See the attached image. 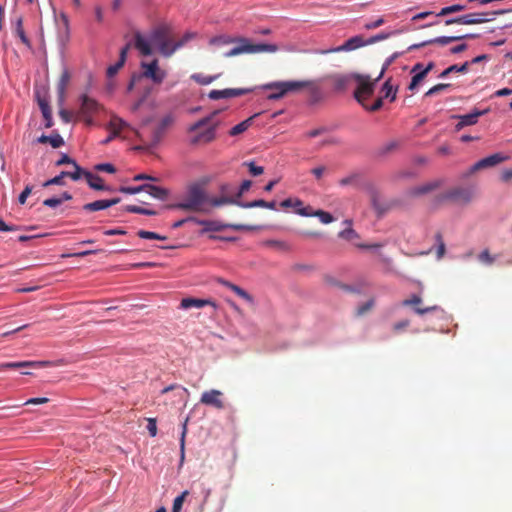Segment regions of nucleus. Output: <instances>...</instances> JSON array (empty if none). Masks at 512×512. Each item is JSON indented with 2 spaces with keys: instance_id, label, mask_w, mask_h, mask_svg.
<instances>
[{
  "instance_id": "43",
  "label": "nucleus",
  "mask_w": 512,
  "mask_h": 512,
  "mask_svg": "<svg viewBox=\"0 0 512 512\" xmlns=\"http://www.w3.org/2000/svg\"><path fill=\"white\" fill-rule=\"evenodd\" d=\"M188 494H189V491L185 490L174 499L173 506H172V512H180L181 511L182 505L185 501V498L188 496Z\"/></svg>"
},
{
  "instance_id": "24",
  "label": "nucleus",
  "mask_w": 512,
  "mask_h": 512,
  "mask_svg": "<svg viewBox=\"0 0 512 512\" xmlns=\"http://www.w3.org/2000/svg\"><path fill=\"white\" fill-rule=\"evenodd\" d=\"M218 282L227 287L228 289H230L232 292H234L238 297H240L241 299H243L244 301H246L247 303L249 304H254V299H253V296L250 295L247 291H245L244 289H242L240 286L236 285V284H233L227 280H224V279H219Z\"/></svg>"
},
{
  "instance_id": "1",
  "label": "nucleus",
  "mask_w": 512,
  "mask_h": 512,
  "mask_svg": "<svg viewBox=\"0 0 512 512\" xmlns=\"http://www.w3.org/2000/svg\"><path fill=\"white\" fill-rule=\"evenodd\" d=\"M191 38L192 35L186 33L180 40L174 42L170 37L169 28L165 25H161L150 32L148 39L137 32L134 36V44L136 49L144 56L151 55L153 53L152 46H155L161 55L170 57Z\"/></svg>"
},
{
  "instance_id": "7",
  "label": "nucleus",
  "mask_w": 512,
  "mask_h": 512,
  "mask_svg": "<svg viewBox=\"0 0 512 512\" xmlns=\"http://www.w3.org/2000/svg\"><path fill=\"white\" fill-rule=\"evenodd\" d=\"M511 10H495L486 13H469L455 18H450L445 21V25L462 24V25H475L483 24L494 20L496 15H503L509 13Z\"/></svg>"
},
{
  "instance_id": "63",
  "label": "nucleus",
  "mask_w": 512,
  "mask_h": 512,
  "mask_svg": "<svg viewBox=\"0 0 512 512\" xmlns=\"http://www.w3.org/2000/svg\"><path fill=\"white\" fill-rule=\"evenodd\" d=\"M32 192V186L30 185H27L24 190L21 192V194L19 195V198H18V201L20 204H25L26 200H27V197L31 194Z\"/></svg>"
},
{
  "instance_id": "58",
  "label": "nucleus",
  "mask_w": 512,
  "mask_h": 512,
  "mask_svg": "<svg viewBox=\"0 0 512 512\" xmlns=\"http://www.w3.org/2000/svg\"><path fill=\"white\" fill-rule=\"evenodd\" d=\"M373 305H374V300L371 299V300L367 301L366 303L362 304L361 306H359L357 308L356 314L358 316L364 315L365 313H367L368 311H370L372 309Z\"/></svg>"
},
{
  "instance_id": "62",
  "label": "nucleus",
  "mask_w": 512,
  "mask_h": 512,
  "mask_svg": "<svg viewBox=\"0 0 512 512\" xmlns=\"http://www.w3.org/2000/svg\"><path fill=\"white\" fill-rule=\"evenodd\" d=\"M252 185L250 180H244L240 185L238 192L236 193V198H240L245 192H247Z\"/></svg>"
},
{
  "instance_id": "41",
  "label": "nucleus",
  "mask_w": 512,
  "mask_h": 512,
  "mask_svg": "<svg viewBox=\"0 0 512 512\" xmlns=\"http://www.w3.org/2000/svg\"><path fill=\"white\" fill-rule=\"evenodd\" d=\"M83 209L86 211H99L103 209H107V205L105 200H97L91 203H87L83 206Z\"/></svg>"
},
{
  "instance_id": "40",
  "label": "nucleus",
  "mask_w": 512,
  "mask_h": 512,
  "mask_svg": "<svg viewBox=\"0 0 512 512\" xmlns=\"http://www.w3.org/2000/svg\"><path fill=\"white\" fill-rule=\"evenodd\" d=\"M125 211L135 214H142V215H148V216H154L157 215L158 212L151 209H146L137 205H128L125 207Z\"/></svg>"
},
{
  "instance_id": "28",
  "label": "nucleus",
  "mask_w": 512,
  "mask_h": 512,
  "mask_svg": "<svg viewBox=\"0 0 512 512\" xmlns=\"http://www.w3.org/2000/svg\"><path fill=\"white\" fill-rule=\"evenodd\" d=\"M71 80V74L68 69H64L60 75L59 81L57 83V93L59 100L62 102L65 97L66 89Z\"/></svg>"
},
{
  "instance_id": "42",
  "label": "nucleus",
  "mask_w": 512,
  "mask_h": 512,
  "mask_svg": "<svg viewBox=\"0 0 512 512\" xmlns=\"http://www.w3.org/2000/svg\"><path fill=\"white\" fill-rule=\"evenodd\" d=\"M398 33H400V31H398V30H397V31L390 32V33H384V32H382V33H379V34H377V35H375V36H372V37H370L369 39H367V40H366V43H367V45H371V44H374V43H376V42H379V41H382V40H386V39H388L390 36H392V35H396V34H398Z\"/></svg>"
},
{
  "instance_id": "2",
  "label": "nucleus",
  "mask_w": 512,
  "mask_h": 512,
  "mask_svg": "<svg viewBox=\"0 0 512 512\" xmlns=\"http://www.w3.org/2000/svg\"><path fill=\"white\" fill-rule=\"evenodd\" d=\"M219 114L220 110H214L209 115L197 120L187 128V133L190 135L189 143L191 145H207L217 139V130L222 124Z\"/></svg>"
},
{
  "instance_id": "56",
  "label": "nucleus",
  "mask_w": 512,
  "mask_h": 512,
  "mask_svg": "<svg viewBox=\"0 0 512 512\" xmlns=\"http://www.w3.org/2000/svg\"><path fill=\"white\" fill-rule=\"evenodd\" d=\"M435 237H436V241L438 243L437 257L442 258L446 251L445 243H444V241L442 239V235L440 233H437Z\"/></svg>"
},
{
  "instance_id": "6",
  "label": "nucleus",
  "mask_w": 512,
  "mask_h": 512,
  "mask_svg": "<svg viewBox=\"0 0 512 512\" xmlns=\"http://www.w3.org/2000/svg\"><path fill=\"white\" fill-rule=\"evenodd\" d=\"M304 85V83L297 82V80L276 81L264 84L262 89L272 91V93L267 96L268 100H279L289 93L301 91Z\"/></svg>"
},
{
  "instance_id": "3",
  "label": "nucleus",
  "mask_w": 512,
  "mask_h": 512,
  "mask_svg": "<svg viewBox=\"0 0 512 512\" xmlns=\"http://www.w3.org/2000/svg\"><path fill=\"white\" fill-rule=\"evenodd\" d=\"M232 43H238L239 45L233 47L232 49L225 51L222 53V56L225 58L238 56L241 54H255V53H274L278 50V47L275 44H252L246 38H234L227 35H221L212 38L209 41V44L214 47H222L225 45H229Z\"/></svg>"
},
{
  "instance_id": "8",
  "label": "nucleus",
  "mask_w": 512,
  "mask_h": 512,
  "mask_svg": "<svg viewBox=\"0 0 512 512\" xmlns=\"http://www.w3.org/2000/svg\"><path fill=\"white\" fill-rule=\"evenodd\" d=\"M357 82V88L354 91V98L363 107H366L365 100L369 98L375 89V85L378 81L371 79L369 75L354 74V80Z\"/></svg>"
},
{
  "instance_id": "53",
  "label": "nucleus",
  "mask_w": 512,
  "mask_h": 512,
  "mask_svg": "<svg viewBox=\"0 0 512 512\" xmlns=\"http://www.w3.org/2000/svg\"><path fill=\"white\" fill-rule=\"evenodd\" d=\"M243 165L248 167L250 174L253 176H259L264 172V168L256 165L253 161L244 162Z\"/></svg>"
},
{
  "instance_id": "20",
  "label": "nucleus",
  "mask_w": 512,
  "mask_h": 512,
  "mask_svg": "<svg viewBox=\"0 0 512 512\" xmlns=\"http://www.w3.org/2000/svg\"><path fill=\"white\" fill-rule=\"evenodd\" d=\"M204 306H211L214 309L218 308V305L212 299H198V298H183L180 303V307L183 309H189L192 307L202 308Z\"/></svg>"
},
{
  "instance_id": "19",
  "label": "nucleus",
  "mask_w": 512,
  "mask_h": 512,
  "mask_svg": "<svg viewBox=\"0 0 512 512\" xmlns=\"http://www.w3.org/2000/svg\"><path fill=\"white\" fill-rule=\"evenodd\" d=\"M456 41H459V38H457V36H439V37H436V38H433V39H430L427 41H423L421 43L412 44L408 47V51H413V50H416V49H419V48H422V47H425L428 45H432V44H438L441 46H445L449 43L456 42Z\"/></svg>"
},
{
  "instance_id": "54",
  "label": "nucleus",
  "mask_w": 512,
  "mask_h": 512,
  "mask_svg": "<svg viewBox=\"0 0 512 512\" xmlns=\"http://www.w3.org/2000/svg\"><path fill=\"white\" fill-rule=\"evenodd\" d=\"M478 259L480 262H482L483 264H486V265H492L495 261V257H493L489 250L485 249L483 250L479 255H478Z\"/></svg>"
},
{
  "instance_id": "46",
  "label": "nucleus",
  "mask_w": 512,
  "mask_h": 512,
  "mask_svg": "<svg viewBox=\"0 0 512 512\" xmlns=\"http://www.w3.org/2000/svg\"><path fill=\"white\" fill-rule=\"evenodd\" d=\"M452 85L449 84V83H440V84H437L435 86H433L432 88H430L425 96H433V95H436V94H439L443 91H446L448 90L449 88H451Z\"/></svg>"
},
{
  "instance_id": "22",
  "label": "nucleus",
  "mask_w": 512,
  "mask_h": 512,
  "mask_svg": "<svg viewBox=\"0 0 512 512\" xmlns=\"http://www.w3.org/2000/svg\"><path fill=\"white\" fill-rule=\"evenodd\" d=\"M250 89H224V90H212L209 93V98L213 100L237 97L249 93Z\"/></svg>"
},
{
  "instance_id": "18",
  "label": "nucleus",
  "mask_w": 512,
  "mask_h": 512,
  "mask_svg": "<svg viewBox=\"0 0 512 512\" xmlns=\"http://www.w3.org/2000/svg\"><path fill=\"white\" fill-rule=\"evenodd\" d=\"M442 185L441 180H434L431 182H427L421 184L419 186L412 187L408 190L407 195L410 197H419L425 194H428L436 189H438Z\"/></svg>"
},
{
  "instance_id": "11",
  "label": "nucleus",
  "mask_w": 512,
  "mask_h": 512,
  "mask_svg": "<svg viewBox=\"0 0 512 512\" xmlns=\"http://www.w3.org/2000/svg\"><path fill=\"white\" fill-rule=\"evenodd\" d=\"M507 159L508 157L503 155L502 153H495L485 158H482L470 167L465 176H470L477 171L494 167Z\"/></svg>"
},
{
  "instance_id": "16",
  "label": "nucleus",
  "mask_w": 512,
  "mask_h": 512,
  "mask_svg": "<svg viewBox=\"0 0 512 512\" xmlns=\"http://www.w3.org/2000/svg\"><path fill=\"white\" fill-rule=\"evenodd\" d=\"M223 393L220 390L212 389L205 391L200 399L202 404L215 407L216 409H223L224 402L222 400Z\"/></svg>"
},
{
  "instance_id": "60",
  "label": "nucleus",
  "mask_w": 512,
  "mask_h": 512,
  "mask_svg": "<svg viewBox=\"0 0 512 512\" xmlns=\"http://www.w3.org/2000/svg\"><path fill=\"white\" fill-rule=\"evenodd\" d=\"M95 170L103 171V172H107V173H115L116 168L114 167V165H112L110 163H101V164H97L95 166Z\"/></svg>"
},
{
  "instance_id": "51",
  "label": "nucleus",
  "mask_w": 512,
  "mask_h": 512,
  "mask_svg": "<svg viewBox=\"0 0 512 512\" xmlns=\"http://www.w3.org/2000/svg\"><path fill=\"white\" fill-rule=\"evenodd\" d=\"M263 245L278 250H288V245L285 242L279 240H266L263 242Z\"/></svg>"
},
{
  "instance_id": "12",
  "label": "nucleus",
  "mask_w": 512,
  "mask_h": 512,
  "mask_svg": "<svg viewBox=\"0 0 512 512\" xmlns=\"http://www.w3.org/2000/svg\"><path fill=\"white\" fill-rule=\"evenodd\" d=\"M355 73L349 74H328L321 78V80H330L333 83V90L337 93L344 92L347 90L351 82L354 80Z\"/></svg>"
},
{
  "instance_id": "4",
  "label": "nucleus",
  "mask_w": 512,
  "mask_h": 512,
  "mask_svg": "<svg viewBox=\"0 0 512 512\" xmlns=\"http://www.w3.org/2000/svg\"><path fill=\"white\" fill-rule=\"evenodd\" d=\"M208 196L204 188L199 184L189 187L184 199L174 207L187 211L202 212L206 210Z\"/></svg>"
},
{
  "instance_id": "37",
  "label": "nucleus",
  "mask_w": 512,
  "mask_h": 512,
  "mask_svg": "<svg viewBox=\"0 0 512 512\" xmlns=\"http://www.w3.org/2000/svg\"><path fill=\"white\" fill-rule=\"evenodd\" d=\"M208 204H210L211 206H214V207H219V206H222V205H225V204H241L240 202H238L236 200V198H233V197H220V198H212V199H209L208 198Z\"/></svg>"
},
{
  "instance_id": "30",
  "label": "nucleus",
  "mask_w": 512,
  "mask_h": 512,
  "mask_svg": "<svg viewBox=\"0 0 512 512\" xmlns=\"http://www.w3.org/2000/svg\"><path fill=\"white\" fill-rule=\"evenodd\" d=\"M145 192L148 193L153 198L162 200V201L166 200L169 195V191L167 189L160 187V186H154L151 184H146Z\"/></svg>"
},
{
  "instance_id": "14",
  "label": "nucleus",
  "mask_w": 512,
  "mask_h": 512,
  "mask_svg": "<svg viewBox=\"0 0 512 512\" xmlns=\"http://www.w3.org/2000/svg\"><path fill=\"white\" fill-rule=\"evenodd\" d=\"M487 111L473 110L469 114L465 115H452V119H457L458 123L455 125V131L459 132L466 126L475 125L478 122L480 116L484 115Z\"/></svg>"
},
{
  "instance_id": "9",
  "label": "nucleus",
  "mask_w": 512,
  "mask_h": 512,
  "mask_svg": "<svg viewBox=\"0 0 512 512\" xmlns=\"http://www.w3.org/2000/svg\"><path fill=\"white\" fill-rule=\"evenodd\" d=\"M141 77L151 80L154 84H161L167 76V72L161 69L158 60L154 59L150 63H141Z\"/></svg>"
},
{
  "instance_id": "50",
  "label": "nucleus",
  "mask_w": 512,
  "mask_h": 512,
  "mask_svg": "<svg viewBox=\"0 0 512 512\" xmlns=\"http://www.w3.org/2000/svg\"><path fill=\"white\" fill-rule=\"evenodd\" d=\"M338 236L340 238L348 240V241H353L354 239L359 237L357 232L354 229H352L351 227H348V228L342 230L341 232H339Z\"/></svg>"
},
{
  "instance_id": "23",
  "label": "nucleus",
  "mask_w": 512,
  "mask_h": 512,
  "mask_svg": "<svg viewBox=\"0 0 512 512\" xmlns=\"http://www.w3.org/2000/svg\"><path fill=\"white\" fill-rule=\"evenodd\" d=\"M48 361H20V362H7L0 364V369H17L24 367L40 368L49 365Z\"/></svg>"
},
{
  "instance_id": "55",
  "label": "nucleus",
  "mask_w": 512,
  "mask_h": 512,
  "mask_svg": "<svg viewBox=\"0 0 512 512\" xmlns=\"http://www.w3.org/2000/svg\"><path fill=\"white\" fill-rule=\"evenodd\" d=\"M74 171L70 172V178L74 181L79 180L82 176L85 177V173H88V171H85L82 169L76 162L73 164Z\"/></svg>"
},
{
  "instance_id": "61",
  "label": "nucleus",
  "mask_w": 512,
  "mask_h": 512,
  "mask_svg": "<svg viewBox=\"0 0 512 512\" xmlns=\"http://www.w3.org/2000/svg\"><path fill=\"white\" fill-rule=\"evenodd\" d=\"M174 121V116L172 114H168L161 119L159 125L167 130L174 123Z\"/></svg>"
},
{
  "instance_id": "10",
  "label": "nucleus",
  "mask_w": 512,
  "mask_h": 512,
  "mask_svg": "<svg viewBox=\"0 0 512 512\" xmlns=\"http://www.w3.org/2000/svg\"><path fill=\"white\" fill-rule=\"evenodd\" d=\"M201 226H203V232L213 231H223L227 228L233 229L236 231H244V230H255L258 227L246 224H224L219 221H211V220H201L198 222Z\"/></svg>"
},
{
  "instance_id": "31",
  "label": "nucleus",
  "mask_w": 512,
  "mask_h": 512,
  "mask_svg": "<svg viewBox=\"0 0 512 512\" xmlns=\"http://www.w3.org/2000/svg\"><path fill=\"white\" fill-rule=\"evenodd\" d=\"M108 127L113 136H118L124 128L128 127V123L118 116H112Z\"/></svg>"
},
{
  "instance_id": "26",
  "label": "nucleus",
  "mask_w": 512,
  "mask_h": 512,
  "mask_svg": "<svg viewBox=\"0 0 512 512\" xmlns=\"http://www.w3.org/2000/svg\"><path fill=\"white\" fill-rule=\"evenodd\" d=\"M129 48H130V45L127 44L125 47H123L120 50L118 61L114 65H111L107 68V76L108 77L111 78V77L115 76L118 73V71L124 66Z\"/></svg>"
},
{
  "instance_id": "35",
  "label": "nucleus",
  "mask_w": 512,
  "mask_h": 512,
  "mask_svg": "<svg viewBox=\"0 0 512 512\" xmlns=\"http://www.w3.org/2000/svg\"><path fill=\"white\" fill-rule=\"evenodd\" d=\"M470 62H465L462 65H451L448 68H446L440 75V78H445L451 73L461 72L465 73L468 71Z\"/></svg>"
},
{
  "instance_id": "25",
  "label": "nucleus",
  "mask_w": 512,
  "mask_h": 512,
  "mask_svg": "<svg viewBox=\"0 0 512 512\" xmlns=\"http://www.w3.org/2000/svg\"><path fill=\"white\" fill-rule=\"evenodd\" d=\"M421 302H422L421 297L414 294L409 299L403 300L402 301V305L403 306H413L415 312L418 315H423L425 313H428V312H431V311H435L437 309V306H431V307H427V308H420L417 305H419Z\"/></svg>"
},
{
  "instance_id": "15",
  "label": "nucleus",
  "mask_w": 512,
  "mask_h": 512,
  "mask_svg": "<svg viewBox=\"0 0 512 512\" xmlns=\"http://www.w3.org/2000/svg\"><path fill=\"white\" fill-rule=\"evenodd\" d=\"M366 45H367L366 40H364L362 36L357 35V36H354V37H351L350 39H348L341 46L321 51V54H328V53H335V52H342V51H351V50H355L357 48H360V47H363Z\"/></svg>"
},
{
  "instance_id": "32",
  "label": "nucleus",
  "mask_w": 512,
  "mask_h": 512,
  "mask_svg": "<svg viewBox=\"0 0 512 512\" xmlns=\"http://www.w3.org/2000/svg\"><path fill=\"white\" fill-rule=\"evenodd\" d=\"M38 143H49L53 148H59L64 145V140L61 135L55 134L52 136L42 135L37 139Z\"/></svg>"
},
{
  "instance_id": "48",
  "label": "nucleus",
  "mask_w": 512,
  "mask_h": 512,
  "mask_svg": "<svg viewBox=\"0 0 512 512\" xmlns=\"http://www.w3.org/2000/svg\"><path fill=\"white\" fill-rule=\"evenodd\" d=\"M399 56H400V53L396 52V53L392 54L390 57H388V58L386 59V61L384 62L383 66H382V69H381V71H380L379 75L375 78V81H379V80L383 77V75H384L385 71L388 69V67H389V66H390V65L395 61V59H397Z\"/></svg>"
},
{
  "instance_id": "13",
  "label": "nucleus",
  "mask_w": 512,
  "mask_h": 512,
  "mask_svg": "<svg viewBox=\"0 0 512 512\" xmlns=\"http://www.w3.org/2000/svg\"><path fill=\"white\" fill-rule=\"evenodd\" d=\"M166 129L161 125H157L151 132L137 131L138 138L146 145L147 148H152L158 145L163 138Z\"/></svg>"
},
{
  "instance_id": "49",
  "label": "nucleus",
  "mask_w": 512,
  "mask_h": 512,
  "mask_svg": "<svg viewBox=\"0 0 512 512\" xmlns=\"http://www.w3.org/2000/svg\"><path fill=\"white\" fill-rule=\"evenodd\" d=\"M313 216L319 218L323 224H329L334 221V217L329 212L323 210L314 211Z\"/></svg>"
},
{
  "instance_id": "33",
  "label": "nucleus",
  "mask_w": 512,
  "mask_h": 512,
  "mask_svg": "<svg viewBox=\"0 0 512 512\" xmlns=\"http://www.w3.org/2000/svg\"><path fill=\"white\" fill-rule=\"evenodd\" d=\"M14 33L17 37L20 38L21 42L27 47L31 46L29 38L26 36L24 28H23V19L22 17L17 18L15 21Z\"/></svg>"
},
{
  "instance_id": "57",
  "label": "nucleus",
  "mask_w": 512,
  "mask_h": 512,
  "mask_svg": "<svg viewBox=\"0 0 512 512\" xmlns=\"http://www.w3.org/2000/svg\"><path fill=\"white\" fill-rule=\"evenodd\" d=\"M147 430L151 437L157 435V422L155 418H147Z\"/></svg>"
},
{
  "instance_id": "47",
  "label": "nucleus",
  "mask_w": 512,
  "mask_h": 512,
  "mask_svg": "<svg viewBox=\"0 0 512 512\" xmlns=\"http://www.w3.org/2000/svg\"><path fill=\"white\" fill-rule=\"evenodd\" d=\"M400 147V141L399 140H391L385 144L382 145L380 148V152L382 154H388Z\"/></svg>"
},
{
  "instance_id": "64",
  "label": "nucleus",
  "mask_w": 512,
  "mask_h": 512,
  "mask_svg": "<svg viewBox=\"0 0 512 512\" xmlns=\"http://www.w3.org/2000/svg\"><path fill=\"white\" fill-rule=\"evenodd\" d=\"M384 23H385V20L382 17H380L373 22L366 23L364 25V28L367 30H373V29H376V28L382 26Z\"/></svg>"
},
{
  "instance_id": "39",
  "label": "nucleus",
  "mask_w": 512,
  "mask_h": 512,
  "mask_svg": "<svg viewBox=\"0 0 512 512\" xmlns=\"http://www.w3.org/2000/svg\"><path fill=\"white\" fill-rule=\"evenodd\" d=\"M385 98H389L391 102L396 99L397 89L391 84V79H387L382 87Z\"/></svg>"
},
{
  "instance_id": "34",
  "label": "nucleus",
  "mask_w": 512,
  "mask_h": 512,
  "mask_svg": "<svg viewBox=\"0 0 512 512\" xmlns=\"http://www.w3.org/2000/svg\"><path fill=\"white\" fill-rule=\"evenodd\" d=\"M239 206H241L243 208L261 207V208H268V209L273 210L276 207V203L274 201L267 202L265 200L259 199V200H254L252 202L241 203V204H239Z\"/></svg>"
},
{
  "instance_id": "21",
  "label": "nucleus",
  "mask_w": 512,
  "mask_h": 512,
  "mask_svg": "<svg viewBox=\"0 0 512 512\" xmlns=\"http://www.w3.org/2000/svg\"><path fill=\"white\" fill-rule=\"evenodd\" d=\"M320 81H322V80L320 79ZM297 82H301V83L305 84L303 86V89H305V88L308 89L310 100L313 103H316V102H319L320 100H322L323 95H322L321 88L318 84L319 80H297Z\"/></svg>"
},
{
  "instance_id": "5",
  "label": "nucleus",
  "mask_w": 512,
  "mask_h": 512,
  "mask_svg": "<svg viewBox=\"0 0 512 512\" xmlns=\"http://www.w3.org/2000/svg\"><path fill=\"white\" fill-rule=\"evenodd\" d=\"M474 192L468 187H453L436 195L432 200V206L437 208L445 203L467 204L473 198Z\"/></svg>"
},
{
  "instance_id": "29",
  "label": "nucleus",
  "mask_w": 512,
  "mask_h": 512,
  "mask_svg": "<svg viewBox=\"0 0 512 512\" xmlns=\"http://www.w3.org/2000/svg\"><path fill=\"white\" fill-rule=\"evenodd\" d=\"M85 179H86L88 185L90 186V188H92L94 190H99V191L109 190V188L103 184V179L98 175L88 172V173H85Z\"/></svg>"
},
{
  "instance_id": "52",
  "label": "nucleus",
  "mask_w": 512,
  "mask_h": 512,
  "mask_svg": "<svg viewBox=\"0 0 512 512\" xmlns=\"http://www.w3.org/2000/svg\"><path fill=\"white\" fill-rule=\"evenodd\" d=\"M119 191L122 192V193H125V194H138L140 192H145L146 191V184H143V185H139V186H136V187H125V186H122L119 188Z\"/></svg>"
},
{
  "instance_id": "59",
  "label": "nucleus",
  "mask_w": 512,
  "mask_h": 512,
  "mask_svg": "<svg viewBox=\"0 0 512 512\" xmlns=\"http://www.w3.org/2000/svg\"><path fill=\"white\" fill-rule=\"evenodd\" d=\"M65 182H64V178L59 174L57 176H55L54 178H51L47 181H45L42 186L43 187H48L50 185H64Z\"/></svg>"
},
{
  "instance_id": "38",
  "label": "nucleus",
  "mask_w": 512,
  "mask_h": 512,
  "mask_svg": "<svg viewBox=\"0 0 512 512\" xmlns=\"http://www.w3.org/2000/svg\"><path fill=\"white\" fill-rule=\"evenodd\" d=\"M252 117L242 121L241 123L235 125L231 130L229 131L230 136H237L245 132L251 125Z\"/></svg>"
},
{
  "instance_id": "44",
  "label": "nucleus",
  "mask_w": 512,
  "mask_h": 512,
  "mask_svg": "<svg viewBox=\"0 0 512 512\" xmlns=\"http://www.w3.org/2000/svg\"><path fill=\"white\" fill-rule=\"evenodd\" d=\"M466 7L464 5H460V4H454V5H451V6H447V7H444L440 10V12L437 14V16H446L448 14H451V13H456V12H460V11H463Z\"/></svg>"
},
{
  "instance_id": "45",
  "label": "nucleus",
  "mask_w": 512,
  "mask_h": 512,
  "mask_svg": "<svg viewBox=\"0 0 512 512\" xmlns=\"http://www.w3.org/2000/svg\"><path fill=\"white\" fill-rule=\"evenodd\" d=\"M137 235L142 239H150V240H166V238H167L166 236H162L155 232L146 231V230H139L137 232Z\"/></svg>"
},
{
  "instance_id": "17",
  "label": "nucleus",
  "mask_w": 512,
  "mask_h": 512,
  "mask_svg": "<svg viewBox=\"0 0 512 512\" xmlns=\"http://www.w3.org/2000/svg\"><path fill=\"white\" fill-rule=\"evenodd\" d=\"M434 63L430 62L426 67H423L421 63H417L412 68V73H414L411 83L409 85L410 90H414L420 82L426 77V75L433 69Z\"/></svg>"
},
{
  "instance_id": "36",
  "label": "nucleus",
  "mask_w": 512,
  "mask_h": 512,
  "mask_svg": "<svg viewBox=\"0 0 512 512\" xmlns=\"http://www.w3.org/2000/svg\"><path fill=\"white\" fill-rule=\"evenodd\" d=\"M371 204L379 216L383 215L388 210L387 205L380 200V197L377 193L372 195Z\"/></svg>"
},
{
  "instance_id": "27",
  "label": "nucleus",
  "mask_w": 512,
  "mask_h": 512,
  "mask_svg": "<svg viewBox=\"0 0 512 512\" xmlns=\"http://www.w3.org/2000/svg\"><path fill=\"white\" fill-rule=\"evenodd\" d=\"M100 109V104L87 95L81 97V112L84 115H92Z\"/></svg>"
}]
</instances>
